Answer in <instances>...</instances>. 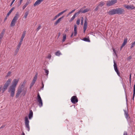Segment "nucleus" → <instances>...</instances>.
<instances>
[{"instance_id": "052dcab7", "label": "nucleus", "mask_w": 135, "mask_h": 135, "mask_svg": "<svg viewBox=\"0 0 135 135\" xmlns=\"http://www.w3.org/2000/svg\"><path fill=\"white\" fill-rule=\"evenodd\" d=\"M67 31H68V30L67 29H66L65 30V31H66V32H67Z\"/></svg>"}, {"instance_id": "0eeeda50", "label": "nucleus", "mask_w": 135, "mask_h": 135, "mask_svg": "<svg viewBox=\"0 0 135 135\" xmlns=\"http://www.w3.org/2000/svg\"><path fill=\"white\" fill-rule=\"evenodd\" d=\"M37 100L38 103V105L39 107H41L43 105L42 100L38 93L37 94Z\"/></svg>"}, {"instance_id": "72a5a7b5", "label": "nucleus", "mask_w": 135, "mask_h": 135, "mask_svg": "<svg viewBox=\"0 0 135 135\" xmlns=\"http://www.w3.org/2000/svg\"><path fill=\"white\" fill-rule=\"evenodd\" d=\"M11 71H9V72H8L6 75L5 76V78H7L8 76H10L11 74Z\"/></svg>"}, {"instance_id": "412c9836", "label": "nucleus", "mask_w": 135, "mask_h": 135, "mask_svg": "<svg viewBox=\"0 0 135 135\" xmlns=\"http://www.w3.org/2000/svg\"><path fill=\"white\" fill-rule=\"evenodd\" d=\"M33 113L32 110H30L29 113L28 114V118L30 119H31L33 117Z\"/></svg>"}, {"instance_id": "8fccbe9b", "label": "nucleus", "mask_w": 135, "mask_h": 135, "mask_svg": "<svg viewBox=\"0 0 135 135\" xmlns=\"http://www.w3.org/2000/svg\"><path fill=\"white\" fill-rule=\"evenodd\" d=\"M23 1V0H20V4L19 5H20L21 4Z\"/></svg>"}, {"instance_id": "2f4dec72", "label": "nucleus", "mask_w": 135, "mask_h": 135, "mask_svg": "<svg viewBox=\"0 0 135 135\" xmlns=\"http://www.w3.org/2000/svg\"><path fill=\"white\" fill-rule=\"evenodd\" d=\"M83 40L86 42H90V41L89 40V38H83Z\"/></svg>"}, {"instance_id": "dca6fc26", "label": "nucleus", "mask_w": 135, "mask_h": 135, "mask_svg": "<svg viewBox=\"0 0 135 135\" xmlns=\"http://www.w3.org/2000/svg\"><path fill=\"white\" fill-rule=\"evenodd\" d=\"M31 0H27L26 2L22 7L23 9H24L29 4L31 3Z\"/></svg>"}, {"instance_id": "ddd939ff", "label": "nucleus", "mask_w": 135, "mask_h": 135, "mask_svg": "<svg viewBox=\"0 0 135 135\" xmlns=\"http://www.w3.org/2000/svg\"><path fill=\"white\" fill-rule=\"evenodd\" d=\"M114 70H115V72L117 73V75L119 76H120V73L119 72V71L118 69L116 64L115 62V61L114 60Z\"/></svg>"}, {"instance_id": "c9c22d12", "label": "nucleus", "mask_w": 135, "mask_h": 135, "mask_svg": "<svg viewBox=\"0 0 135 135\" xmlns=\"http://www.w3.org/2000/svg\"><path fill=\"white\" fill-rule=\"evenodd\" d=\"M28 15V12H26L25 13L24 16V17L25 18H27V16Z\"/></svg>"}, {"instance_id": "473e14b6", "label": "nucleus", "mask_w": 135, "mask_h": 135, "mask_svg": "<svg viewBox=\"0 0 135 135\" xmlns=\"http://www.w3.org/2000/svg\"><path fill=\"white\" fill-rule=\"evenodd\" d=\"M45 73L46 74V75L47 76L49 73V71L48 70H47L46 69H44Z\"/></svg>"}, {"instance_id": "a878e982", "label": "nucleus", "mask_w": 135, "mask_h": 135, "mask_svg": "<svg viewBox=\"0 0 135 135\" xmlns=\"http://www.w3.org/2000/svg\"><path fill=\"white\" fill-rule=\"evenodd\" d=\"M4 32L5 31L4 30H3L2 31L0 35V39H1L3 37Z\"/></svg>"}, {"instance_id": "f03ea898", "label": "nucleus", "mask_w": 135, "mask_h": 135, "mask_svg": "<svg viewBox=\"0 0 135 135\" xmlns=\"http://www.w3.org/2000/svg\"><path fill=\"white\" fill-rule=\"evenodd\" d=\"M18 79H15L12 82V85L10 87L8 90V92L11 93L10 95L12 97L14 96L15 91V88L18 82Z\"/></svg>"}, {"instance_id": "864d4df0", "label": "nucleus", "mask_w": 135, "mask_h": 135, "mask_svg": "<svg viewBox=\"0 0 135 135\" xmlns=\"http://www.w3.org/2000/svg\"><path fill=\"white\" fill-rule=\"evenodd\" d=\"M73 33H72V34H71V36H70V37H72V36H73Z\"/></svg>"}, {"instance_id": "a211bd4d", "label": "nucleus", "mask_w": 135, "mask_h": 135, "mask_svg": "<svg viewBox=\"0 0 135 135\" xmlns=\"http://www.w3.org/2000/svg\"><path fill=\"white\" fill-rule=\"evenodd\" d=\"M44 0H37L33 4L34 6H36L37 5L40 4Z\"/></svg>"}, {"instance_id": "603ef678", "label": "nucleus", "mask_w": 135, "mask_h": 135, "mask_svg": "<svg viewBox=\"0 0 135 135\" xmlns=\"http://www.w3.org/2000/svg\"><path fill=\"white\" fill-rule=\"evenodd\" d=\"M131 74L130 75V76H129V80H131Z\"/></svg>"}, {"instance_id": "37998d69", "label": "nucleus", "mask_w": 135, "mask_h": 135, "mask_svg": "<svg viewBox=\"0 0 135 135\" xmlns=\"http://www.w3.org/2000/svg\"><path fill=\"white\" fill-rule=\"evenodd\" d=\"M113 51L114 52V53L115 54L116 56H117V54L115 50V49L114 48L113 49Z\"/></svg>"}, {"instance_id": "5701e85b", "label": "nucleus", "mask_w": 135, "mask_h": 135, "mask_svg": "<svg viewBox=\"0 0 135 135\" xmlns=\"http://www.w3.org/2000/svg\"><path fill=\"white\" fill-rule=\"evenodd\" d=\"M77 26L76 25H74V36H76L77 34Z\"/></svg>"}, {"instance_id": "aec40b11", "label": "nucleus", "mask_w": 135, "mask_h": 135, "mask_svg": "<svg viewBox=\"0 0 135 135\" xmlns=\"http://www.w3.org/2000/svg\"><path fill=\"white\" fill-rule=\"evenodd\" d=\"M79 14V12H77L75 13L74 15L73 16V17L70 19L69 20L70 22H71L75 19L76 15H78Z\"/></svg>"}, {"instance_id": "79ce46f5", "label": "nucleus", "mask_w": 135, "mask_h": 135, "mask_svg": "<svg viewBox=\"0 0 135 135\" xmlns=\"http://www.w3.org/2000/svg\"><path fill=\"white\" fill-rule=\"evenodd\" d=\"M35 83H33V82H32L30 84V88H32V87L33 86Z\"/></svg>"}, {"instance_id": "bf43d9fd", "label": "nucleus", "mask_w": 135, "mask_h": 135, "mask_svg": "<svg viewBox=\"0 0 135 135\" xmlns=\"http://www.w3.org/2000/svg\"><path fill=\"white\" fill-rule=\"evenodd\" d=\"M1 39H0V44H1Z\"/></svg>"}, {"instance_id": "e2e57ef3", "label": "nucleus", "mask_w": 135, "mask_h": 135, "mask_svg": "<svg viewBox=\"0 0 135 135\" xmlns=\"http://www.w3.org/2000/svg\"><path fill=\"white\" fill-rule=\"evenodd\" d=\"M129 59H131V57H129Z\"/></svg>"}, {"instance_id": "4c0bfd02", "label": "nucleus", "mask_w": 135, "mask_h": 135, "mask_svg": "<svg viewBox=\"0 0 135 135\" xmlns=\"http://www.w3.org/2000/svg\"><path fill=\"white\" fill-rule=\"evenodd\" d=\"M80 23V20L79 19H78L76 21V24L77 25H79Z\"/></svg>"}, {"instance_id": "6e6552de", "label": "nucleus", "mask_w": 135, "mask_h": 135, "mask_svg": "<svg viewBox=\"0 0 135 135\" xmlns=\"http://www.w3.org/2000/svg\"><path fill=\"white\" fill-rule=\"evenodd\" d=\"M124 7L128 9H135V7L134 6L133 4L127 5L125 4L124 5Z\"/></svg>"}, {"instance_id": "2eb2a0df", "label": "nucleus", "mask_w": 135, "mask_h": 135, "mask_svg": "<svg viewBox=\"0 0 135 135\" xmlns=\"http://www.w3.org/2000/svg\"><path fill=\"white\" fill-rule=\"evenodd\" d=\"M108 13L110 15H113L114 14H116L115 9H113L109 11L108 12Z\"/></svg>"}, {"instance_id": "4d7b16f0", "label": "nucleus", "mask_w": 135, "mask_h": 135, "mask_svg": "<svg viewBox=\"0 0 135 135\" xmlns=\"http://www.w3.org/2000/svg\"><path fill=\"white\" fill-rule=\"evenodd\" d=\"M22 135H25V134L24 132H23L22 133Z\"/></svg>"}, {"instance_id": "3c124183", "label": "nucleus", "mask_w": 135, "mask_h": 135, "mask_svg": "<svg viewBox=\"0 0 135 135\" xmlns=\"http://www.w3.org/2000/svg\"><path fill=\"white\" fill-rule=\"evenodd\" d=\"M123 135H127V133L126 132H124Z\"/></svg>"}, {"instance_id": "49530a36", "label": "nucleus", "mask_w": 135, "mask_h": 135, "mask_svg": "<svg viewBox=\"0 0 135 135\" xmlns=\"http://www.w3.org/2000/svg\"><path fill=\"white\" fill-rule=\"evenodd\" d=\"M8 17V16H7V15H6V17L4 18V21H5L7 20V17Z\"/></svg>"}, {"instance_id": "7c9ffc66", "label": "nucleus", "mask_w": 135, "mask_h": 135, "mask_svg": "<svg viewBox=\"0 0 135 135\" xmlns=\"http://www.w3.org/2000/svg\"><path fill=\"white\" fill-rule=\"evenodd\" d=\"M127 39H125L124 40V42L123 43L122 45V46H124L126 45V43H127Z\"/></svg>"}, {"instance_id": "39448f33", "label": "nucleus", "mask_w": 135, "mask_h": 135, "mask_svg": "<svg viewBox=\"0 0 135 135\" xmlns=\"http://www.w3.org/2000/svg\"><path fill=\"white\" fill-rule=\"evenodd\" d=\"M25 126L27 128V129L28 131H29L30 129V126L29 125V121L27 116L26 117H25Z\"/></svg>"}, {"instance_id": "13d9d810", "label": "nucleus", "mask_w": 135, "mask_h": 135, "mask_svg": "<svg viewBox=\"0 0 135 135\" xmlns=\"http://www.w3.org/2000/svg\"><path fill=\"white\" fill-rule=\"evenodd\" d=\"M60 33H59V36H60Z\"/></svg>"}, {"instance_id": "f704fd0d", "label": "nucleus", "mask_w": 135, "mask_h": 135, "mask_svg": "<svg viewBox=\"0 0 135 135\" xmlns=\"http://www.w3.org/2000/svg\"><path fill=\"white\" fill-rule=\"evenodd\" d=\"M37 79V76L36 75L34 77L32 82H33V83H35V82L36 80Z\"/></svg>"}, {"instance_id": "9b49d317", "label": "nucleus", "mask_w": 135, "mask_h": 135, "mask_svg": "<svg viewBox=\"0 0 135 135\" xmlns=\"http://www.w3.org/2000/svg\"><path fill=\"white\" fill-rule=\"evenodd\" d=\"M87 20H88L86 18L85 20L83 26V32L84 33L85 32V31L87 27Z\"/></svg>"}, {"instance_id": "f8f14e48", "label": "nucleus", "mask_w": 135, "mask_h": 135, "mask_svg": "<svg viewBox=\"0 0 135 135\" xmlns=\"http://www.w3.org/2000/svg\"><path fill=\"white\" fill-rule=\"evenodd\" d=\"M67 9H66L63 11L59 13H58L57 15H56L53 19L52 20L54 21L57 18L59 17L60 15H62L63 13H64L65 12H66L67 11Z\"/></svg>"}, {"instance_id": "393cba45", "label": "nucleus", "mask_w": 135, "mask_h": 135, "mask_svg": "<svg viewBox=\"0 0 135 135\" xmlns=\"http://www.w3.org/2000/svg\"><path fill=\"white\" fill-rule=\"evenodd\" d=\"M15 9V7H13L8 12L7 15V16H8L11 12L13 10H14Z\"/></svg>"}, {"instance_id": "c85d7f7f", "label": "nucleus", "mask_w": 135, "mask_h": 135, "mask_svg": "<svg viewBox=\"0 0 135 135\" xmlns=\"http://www.w3.org/2000/svg\"><path fill=\"white\" fill-rule=\"evenodd\" d=\"M124 114L126 117L127 118L128 116V112L126 110H124Z\"/></svg>"}, {"instance_id": "de8ad7c7", "label": "nucleus", "mask_w": 135, "mask_h": 135, "mask_svg": "<svg viewBox=\"0 0 135 135\" xmlns=\"http://www.w3.org/2000/svg\"><path fill=\"white\" fill-rule=\"evenodd\" d=\"M42 88H41V89H43V88H44V84H43V82L42 81Z\"/></svg>"}, {"instance_id": "cd10ccee", "label": "nucleus", "mask_w": 135, "mask_h": 135, "mask_svg": "<svg viewBox=\"0 0 135 135\" xmlns=\"http://www.w3.org/2000/svg\"><path fill=\"white\" fill-rule=\"evenodd\" d=\"M104 4L105 3L104 2L101 1L99 3L98 5L100 7H102L103 6Z\"/></svg>"}, {"instance_id": "423d86ee", "label": "nucleus", "mask_w": 135, "mask_h": 135, "mask_svg": "<svg viewBox=\"0 0 135 135\" xmlns=\"http://www.w3.org/2000/svg\"><path fill=\"white\" fill-rule=\"evenodd\" d=\"M117 2V0H112L107 2L106 5L108 7L112 6Z\"/></svg>"}, {"instance_id": "7ed1b4c3", "label": "nucleus", "mask_w": 135, "mask_h": 135, "mask_svg": "<svg viewBox=\"0 0 135 135\" xmlns=\"http://www.w3.org/2000/svg\"><path fill=\"white\" fill-rule=\"evenodd\" d=\"M19 16L18 13L17 12L11 22L10 25L11 26L13 27L15 26L16 21L18 19Z\"/></svg>"}, {"instance_id": "5fc2aeb1", "label": "nucleus", "mask_w": 135, "mask_h": 135, "mask_svg": "<svg viewBox=\"0 0 135 135\" xmlns=\"http://www.w3.org/2000/svg\"><path fill=\"white\" fill-rule=\"evenodd\" d=\"M4 127V126H2L0 128H3Z\"/></svg>"}, {"instance_id": "f3484780", "label": "nucleus", "mask_w": 135, "mask_h": 135, "mask_svg": "<svg viewBox=\"0 0 135 135\" xmlns=\"http://www.w3.org/2000/svg\"><path fill=\"white\" fill-rule=\"evenodd\" d=\"M22 42H20L18 44L17 46V48L15 50V55H16L17 54L19 50L20 49V47L21 46L22 44Z\"/></svg>"}, {"instance_id": "680f3d73", "label": "nucleus", "mask_w": 135, "mask_h": 135, "mask_svg": "<svg viewBox=\"0 0 135 135\" xmlns=\"http://www.w3.org/2000/svg\"><path fill=\"white\" fill-rule=\"evenodd\" d=\"M130 83H131V80H129Z\"/></svg>"}, {"instance_id": "ea45409f", "label": "nucleus", "mask_w": 135, "mask_h": 135, "mask_svg": "<svg viewBox=\"0 0 135 135\" xmlns=\"http://www.w3.org/2000/svg\"><path fill=\"white\" fill-rule=\"evenodd\" d=\"M75 9H74V10H73L71 11L69 13L68 15H70L71 14V13H73L75 11Z\"/></svg>"}, {"instance_id": "20e7f679", "label": "nucleus", "mask_w": 135, "mask_h": 135, "mask_svg": "<svg viewBox=\"0 0 135 135\" xmlns=\"http://www.w3.org/2000/svg\"><path fill=\"white\" fill-rule=\"evenodd\" d=\"M11 81V79H9L6 81L2 89L3 92H4L7 89L8 87L10 84Z\"/></svg>"}, {"instance_id": "b1692460", "label": "nucleus", "mask_w": 135, "mask_h": 135, "mask_svg": "<svg viewBox=\"0 0 135 135\" xmlns=\"http://www.w3.org/2000/svg\"><path fill=\"white\" fill-rule=\"evenodd\" d=\"M66 34H65V33L63 34V36H62V42H64L65 41V40L66 39Z\"/></svg>"}, {"instance_id": "4468645a", "label": "nucleus", "mask_w": 135, "mask_h": 135, "mask_svg": "<svg viewBox=\"0 0 135 135\" xmlns=\"http://www.w3.org/2000/svg\"><path fill=\"white\" fill-rule=\"evenodd\" d=\"M90 10V9L89 8H87L86 9L83 10V9L82 8L80 10H79L78 12H79V14L80 13H84L86 12H88Z\"/></svg>"}, {"instance_id": "bb28decb", "label": "nucleus", "mask_w": 135, "mask_h": 135, "mask_svg": "<svg viewBox=\"0 0 135 135\" xmlns=\"http://www.w3.org/2000/svg\"><path fill=\"white\" fill-rule=\"evenodd\" d=\"M135 95V83L134 86L133 87V95L132 98V99L133 100H134V98Z\"/></svg>"}, {"instance_id": "9d476101", "label": "nucleus", "mask_w": 135, "mask_h": 135, "mask_svg": "<svg viewBox=\"0 0 135 135\" xmlns=\"http://www.w3.org/2000/svg\"><path fill=\"white\" fill-rule=\"evenodd\" d=\"M71 102L75 104L78 101V100L77 97L75 96L72 97L71 99Z\"/></svg>"}, {"instance_id": "e433bc0d", "label": "nucleus", "mask_w": 135, "mask_h": 135, "mask_svg": "<svg viewBox=\"0 0 135 135\" xmlns=\"http://www.w3.org/2000/svg\"><path fill=\"white\" fill-rule=\"evenodd\" d=\"M135 46V41L133 42L132 43L131 48H132L133 47H134Z\"/></svg>"}, {"instance_id": "a18cd8bd", "label": "nucleus", "mask_w": 135, "mask_h": 135, "mask_svg": "<svg viewBox=\"0 0 135 135\" xmlns=\"http://www.w3.org/2000/svg\"><path fill=\"white\" fill-rule=\"evenodd\" d=\"M51 56L50 54H49L48 55L47 58L49 59H50L51 57Z\"/></svg>"}, {"instance_id": "1a4fd4ad", "label": "nucleus", "mask_w": 135, "mask_h": 135, "mask_svg": "<svg viewBox=\"0 0 135 135\" xmlns=\"http://www.w3.org/2000/svg\"><path fill=\"white\" fill-rule=\"evenodd\" d=\"M116 14H121L124 11V9L122 8H118L115 9Z\"/></svg>"}, {"instance_id": "f257e3e1", "label": "nucleus", "mask_w": 135, "mask_h": 135, "mask_svg": "<svg viewBox=\"0 0 135 135\" xmlns=\"http://www.w3.org/2000/svg\"><path fill=\"white\" fill-rule=\"evenodd\" d=\"M26 82V81L24 80L20 84L16 91L15 96L16 98H18L20 96V97L24 96L26 94L27 91V88L25 87Z\"/></svg>"}, {"instance_id": "6e6d98bb", "label": "nucleus", "mask_w": 135, "mask_h": 135, "mask_svg": "<svg viewBox=\"0 0 135 135\" xmlns=\"http://www.w3.org/2000/svg\"><path fill=\"white\" fill-rule=\"evenodd\" d=\"M123 47V46H122V45L120 48V50H121L122 49V48Z\"/></svg>"}, {"instance_id": "6ab92c4d", "label": "nucleus", "mask_w": 135, "mask_h": 135, "mask_svg": "<svg viewBox=\"0 0 135 135\" xmlns=\"http://www.w3.org/2000/svg\"><path fill=\"white\" fill-rule=\"evenodd\" d=\"M64 17V16H63L62 17L60 18H59L56 22H55L54 23V24L55 25H57L58 23H59L60 21H61L62 18Z\"/></svg>"}, {"instance_id": "4be33fe9", "label": "nucleus", "mask_w": 135, "mask_h": 135, "mask_svg": "<svg viewBox=\"0 0 135 135\" xmlns=\"http://www.w3.org/2000/svg\"><path fill=\"white\" fill-rule=\"evenodd\" d=\"M26 33V31H23L21 38V40L20 41V42H22L23 40V38L25 36Z\"/></svg>"}, {"instance_id": "c03bdc74", "label": "nucleus", "mask_w": 135, "mask_h": 135, "mask_svg": "<svg viewBox=\"0 0 135 135\" xmlns=\"http://www.w3.org/2000/svg\"><path fill=\"white\" fill-rule=\"evenodd\" d=\"M99 6L98 5L97 6L96 8L95 9V11H97L99 9Z\"/></svg>"}, {"instance_id": "09e8293b", "label": "nucleus", "mask_w": 135, "mask_h": 135, "mask_svg": "<svg viewBox=\"0 0 135 135\" xmlns=\"http://www.w3.org/2000/svg\"><path fill=\"white\" fill-rule=\"evenodd\" d=\"M15 1L14 0H13L11 4H10V6H11L13 4L14 2Z\"/></svg>"}, {"instance_id": "c756f323", "label": "nucleus", "mask_w": 135, "mask_h": 135, "mask_svg": "<svg viewBox=\"0 0 135 135\" xmlns=\"http://www.w3.org/2000/svg\"><path fill=\"white\" fill-rule=\"evenodd\" d=\"M61 54L59 51H57L55 53V55L56 56H59Z\"/></svg>"}, {"instance_id": "a19ab883", "label": "nucleus", "mask_w": 135, "mask_h": 135, "mask_svg": "<svg viewBox=\"0 0 135 135\" xmlns=\"http://www.w3.org/2000/svg\"><path fill=\"white\" fill-rule=\"evenodd\" d=\"M41 26L40 25H39L38 27L37 28L36 30L37 31H38L41 28Z\"/></svg>"}, {"instance_id": "58836bf2", "label": "nucleus", "mask_w": 135, "mask_h": 135, "mask_svg": "<svg viewBox=\"0 0 135 135\" xmlns=\"http://www.w3.org/2000/svg\"><path fill=\"white\" fill-rule=\"evenodd\" d=\"M81 25H83V24L84 18H83V17H81Z\"/></svg>"}]
</instances>
